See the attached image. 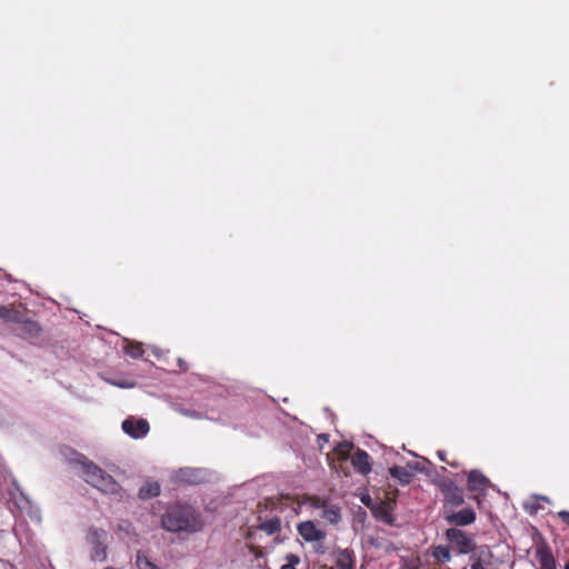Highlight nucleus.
<instances>
[{
  "label": "nucleus",
  "mask_w": 569,
  "mask_h": 569,
  "mask_svg": "<svg viewBox=\"0 0 569 569\" xmlns=\"http://www.w3.org/2000/svg\"><path fill=\"white\" fill-rule=\"evenodd\" d=\"M162 528L170 532L194 533L203 528V521L199 512L189 505H172L161 518Z\"/></svg>",
  "instance_id": "1"
},
{
  "label": "nucleus",
  "mask_w": 569,
  "mask_h": 569,
  "mask_svg": "<svg viewBox=\"0 0 569 569\" xmlns=\"http://www.w3.org/2000/svg\"><path fill=\"white\" fill-rule=\"evenodd\" d=\"M82 467L83 480L107 495H118L121 486L99 466L82 456L78 461Z\"/></svg>",
  "instance_id": "2"
},
{
  "label": "nucleus",
  "mask_w": 569,
  "mask_h": 569,
  "mask_svg": "<svg viewBox=\"0 0 569 569\" xmlns=\"http://www.w3.org/2000/svg\"><path fill=\"white\" fill-rule=\"evenodd\" d=\"M435 485L438 487L443 496V507L457 508L463 505L465 497L462 490L450 478H439L435 480Z\"/></svg>",
  "instance_id": "3"
},
{
  "label": "nucleus",
  "mask_w": 569,
  "mask_h": 569,
  "mask_svg": "<svg viewBox=\"0 0 569 569\" xmlns=\"http://www.w3.org/2000/svg\"><path fill=\"white\" fill-rule=\"evenodd\" d=\"M106 536L107 532L102 529L92 528L88 532L87 539L92 545L91 558L94 561H104L107 559V547L103 543Z\"/></svg>",
  "instance_id": "4"
},
{
  "label": "nucleus",
  "mask_w": 569,
  "mask_h": 569,
  "mask_svg": "<svg viewBox=\"0 0 569 569\" xmlns=\"http://www.w3.org/2000/svg\"><path fill=\"white\" fill-rule=\"evenodd\" d=\"M445 536L450 542L457 546L459 553L466 555L476 548L472 539L468 537L465 531L458 528L447 529Z\"/></svg>",
  "instance_id": "5"
},
{
  "label": "nucleus",
  "mask_w": 569,
  "mask_h": 569,
  "mask_svg": "<svg viewBox=\"0 0 569 569\" xmlns=\"http://www.w3.org/2000/svg\"><path fill=\"white\" fill-rule=\"evenodd\" d=\"M297 531L307 542H320L326 539V532L317 528L311 520L298 523Z\"/></svg>",
  "instance_id": "6"
},
{
  "label": "nucleus",
  "mask_w": 569,
  "mask_h": 569,
  "mask_svg": "<svg viewBox=\"0 0 569 569\" xmlns=\"http://www.w3.org/2000/svg\"><path fill=\"white\" fill-rule=\"evenodd\" d=\"M122 430L130 437L139 439L147 436L150 426L146 419L136 420L133 417H129L122 422Z\"/></svg>",
  "instance_id": "7"
},
{
  "label": "nucleus",
  "mask_w": 569,
  "mask_h": 569,
  "mask_svg": "<svg viewBox=\"0 0 569 569\" xmlns=\"http://www.w3.org/2000/svg\"><path fill=\"white\" fill-rule=\"evenodd\" d=\"M535 556L540 566L539 569H557V562L551 548L545 541L537 543Z\"/></svg>",
  "instance_id": "8"
},
{
  "label": "nucleus",
  "mask_w": 569,
  "mask_h": 569,
  "mask_svg": "<svg viewBox=\"0 0 569 569\" xmlns=\"http://www.w3.org/2000/svg\"><path fill=\"white\" fill-rule=\"evenodd\" d=\"M13 323H17L18 327L16 331L19 336L30 339V338H37L40 335L41 328L38 325V322L30 320V319H23V315L20 312V321H12Z\"/></svg>",
  "instance_id": "9"
},
{
  "label": "nucleus",
  "mask_w": 569,
  "mask_h": 569,
  "mask_svg": "<svg viewBox=\"0 0 569 569\" xmlns=\"http://www.w3.org/2000/svg\"><path fill=\"white\" fill-rule=\"evenodd\" d=\"M448 523L455 526H469L476 520V512L471 508H465L457 512L448 513L445 517Z\"/></svg>",
  "instance_id": "10"
},
{
  "label": "nucleus",
  "mask_w": 569,
  "mask_h": 569,
  "mask_svg": "<svg viewBox=\"0 0 569 569\" xmlns=\"http://www.w3.org/2000/svg\"><path fill=\"white\" fill-rule=\"evenodd\" d=\"M351 463L361 475H368L371 471L370 456L362 449H357L351 457Z\"/></svg>",
  "instance_id": "11"
},
{
  "label": "nucleus",
  "mask_w": 569,
  "mask_h": 569,
  "mask_svg": "<svg viewBox=\"0 0 569 569\" xmlns=\"http://www.w3.org/2000/svg\"><path fill=\"white\" fill-rule=\"evenodd\" d=\"M371 511L373 516L388 525H391L393 522V516H392V507L391 503L388 501H380L379 503L371 506Z\"/></svg>",
  "instance_id": "12"
},
{
  "label": "nucleus",
  "mask_w": 569,
  "mask_h": 569,
  "mask_svg": "<svg viewBox=\"0 0 569 569\" xmlns=\"http://www.w3.org/2000/svg\"><path fill=\"white\" fill-rule=\"evenodd\" d=\"M489 485V479L479 470H471L468 475L467 486L470 491H483Z\"/></svg>",
  "instance_id": "13"
},
{
  "label": "nucleus",
  "mask_w": 569,
  "mask_h": 569,
  "mask_svg": "<svg viewBox=\"0 0 569 569\" xmlns=\"http://www.w3.org/2000/svg\"><path fill=\"white\" fill-rule=\"evenodd\" d=\"M337 569H355V552L350 549H340L336 556Z\"/></svg>",
  "instance_id": "14"
},
{
  "label": "nucleus",
  "mask_w": 569,
  "mask_h": 569,
  "mask_svg": "<svg viewBox=\"0 0 569 569\" xmlns=\"http://www.w3.org/2000/svg\"><path fill=\"white\" fill-rule=\"evenodd\" d=\"M389 472L402 486L410 483L413 478V472L406 467L393 466L389 469Z\"/></svg>",
  "instance_id": "15"
},
{
  "label": "nucleus",
  "mask_w": 569,
  "mask_h": 569,
  "mask_svg": "<svg viewBox=\"0 0 569 569\" xmlns=\"http://www.w3.org/2000/svg\"><path fill=\"white\" fill-rule=\"evenodd\" d=\"M258 528L266 532L267 535L271 536L280 531L281 529V520L278 517H272L270 519H267L266 521L261 522Z\"/></svg>",
  "instance_id": "16"
},
{
  "label": "nucleus",
  "mask_w": 569,
  "mask_h": 569,
  "mask_svg": "<svg viewBox=\"0 0 569 569\" xmlns=\"http://www.w3.org/2000/svg\"><path fill=\"white\" fill-rule=\"evenodd\" d=\"M160 495V485L158 482H147L139 489V498L150 499Z\"/></svg>",
  "instance_id": "17"
},
{
  "label": "nucleus",
  "mask_w": 569,
  "mask_h": 569,
  "mask_svg": "<svg viewBox=\"0 0 569 569\" xmlns=\"http://www.w3.org/2000/svg\"><path fill=\"white\" fill-rule=\"evenodd\" d=\"M321 517L332 525H337L340 521V509L336 506L328 503L322 510Z\"/></svg>",
  "instance_id": "18"
},
{
  "label": "nucleus",
  "mask_w": 569,
  "mask_h": 569,
  "mask_svg": "<svg viewBox=\"0 0 569 569\" xmlns=\"http://www.w3.org/2000/svg\"><path fill=\"white\" fill-rule=\"evenodd\" d=\"M432 557L440 562H448L451 559L450 549L447 546H435L432 548Z\"/></svg>",
  "instance_id": "19"
},
{
  "label": "nucleus",
  "mask_w": 569,
  "mask_h": 569,
  "mask_svg": "<svg viewBox=\"0 0 569 569\" xmlns=\"http://www.w3.org/2000/svg\"><path fill=\"white\" fill-rule=\"evenodd\" d=\"M0 319L4 321H20V311L0 305Z\"/></svg>",
  "instance_id": "20"
},
{
  "label": "nucleus",
  "mask_w": 569,
  "mask_h": 569,
  "mask_svg": "<svg viewBox=\"0 0 569 569\" xmlns=\"http://www.w3.org/2000/svg\"><path fill=\"white\" fill-rule=\"evenodd\" d=\"M143 352L144 350L141 343H129L126 347V353L133 359L141 358L143 356Z\"/></svg>",
  "instance_id": "21"
},
{
  "label": "nucleus",
  "mask_w": 569,
  "mask_h": 569,
  "mask_svg": "<svg viewBox=\"0 0 569 569\" xmlns=\"http://www.w3.org/2000/svg\"><path fill=\"white\" fill-rule=\"evenodd\" d=\"M301 563V559L296 553H288L286 556V563L281 566V569H298L297 567Z\"/></svg>",
  "instance_id": "22"
},
{
  "label": "nucleus",
  "mask_w": 569,
  "mask_h": 569,
  "mask_svg": "<svg viewBox=\"0 0 569 569\" xmlns=\"http://www.w3.org/2000/svg\"><path fill=\"white\" fill-rule=\"evenodd\" d=\"M136 563L139 569H157V566L152 563L147 556L140 552L137 555Z\"/></svg>",
  "instance_id": "23"
},
{
  "label": "nucleus",
  "mask_w": 569,
  "mask_h": 569,
  "mask_svg": "<svg viewBox=\"0 0 569 569\" xmlns=\"http://www.w3.org/2000/svg\"><path fill=\"white\" fill-rule=\"evenodd\" d=\"M307 502L312 507V508H316V509H321L323 510L325 507L329 503L326 499H322L320 497H317V496H310L307 498Z\"/></svg>",
  "instance_id": "24"
},
{
  "label": "nucleus",
  "mask_w": 569,
  "mask_h": 569,
  "mask_svg": "<svg viewBox=\"0 0 569 569\" xmlns=\"http://www.w3.org/2000/svg\"><path fill=\"white\" fill-rule=\"evenodd\" d=\"M353 449V445L350 442L341 443L338 447V452L343 457L347 458L350 455V451Z\"/></svg>",
  "instance_id": "25"
},
{
  "label": "nucleus",
  "mask_w": 569,
  "mask_h": 569,
  "mask_svg": "<svg viewBox=\"0 0 569 569\" xmlns=\"http://www.w3.org/2000/svg\"><path fill=\"white\" fill-rule=\"evenodd\" d=\"M181 415L186 416V417H189V418H193V419H201L202 418V415L196 410H190V409H181L180 410Z\"/></svg>",
  "instance_id": "26"
},
{
  "label": "nucleus",
  "mask_w": 569,
  "mask_h": 569,
  "mask_svg": "<svg viewBox=\"0 0 569 569\" xmlns=\"http://www.w3.org/2000/svg\"><path fill=\"white\" fill-rule=\"evenodd\" d=\"M437 455H438V458H439L442 462H446V463H448V465H450L451 467H455V468H457V467H458V463H457V462L449 461V460L447 459V457H446V452H445V451L439 450V451L437 452Z\"/></svg>",
  "instance_id": "27"
},
{
  "label": "nucleus",
  "mask_w": 569,
  "mask_h": 569,
  "mask_svg": "<svg viewBox=\"0 0 569 569\" xmlns=\"http://www.w3.org/2000/svg\"><path fill=\"white\" fill-rule=\"evenodd\" d=\"M558 517L562 522L569 526V511L562 510L558 512Z\"/></svg>",
  "instance_id": "28"
},
{
  "label": "nucleus",
  "mask_w": 569,
  "mask_h": 569,
  "mask_svg": "<svg viewBox=\"0 0 569 569\" xmlns=\"http://www.w3.org/2000/svg\"><path fill=\"white\" fill-rule=\"evenodd\" d=\"M178 365H179V368L182 369L183 371L188 370V367L186 366V362L182 359L178 360Z\"/></svg>",
  "instance_id": "29"
},
{
  "label": "nucleus",
  "mask_w": 569,
  "mask_h": 569,
  "mask_svg": "<svg viewBox=\"0 0 569 569\" xmlns=\"http://www.w3.org/2000/svg\"><path fill=\"white\" fill-rule=\"evenodd\" d=\"M362 502H363L366 506L370 507V505L368 503V501H367L365 498L362 499Z\"/></svg>",
  "instance_id": "30"
},
{
  "label": "nucleus",
  "mask_w": 569,
  "mask_h": 569,
  "mask_svg": "<svg viewBox=\"0 0 569 569\" xmlns=\"http://www.w3.org/2000/svg\"><path fill=\"white\" fill-rule=\"evenodd\" d=\"M565 569H569V561L565 565Z\"/></svg>",
  "instance_id": "31"
}]
</instances>
